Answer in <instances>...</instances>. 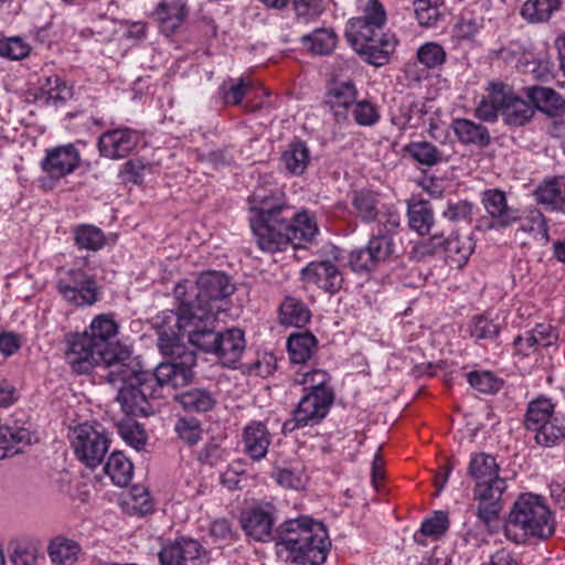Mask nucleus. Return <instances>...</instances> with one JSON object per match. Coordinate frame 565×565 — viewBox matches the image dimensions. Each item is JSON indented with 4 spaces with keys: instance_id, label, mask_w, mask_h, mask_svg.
<instances>
[{
    "instance_id": "c756f323",
    "label": "nucleus",
    "mask_w": 565,
    "mask_h": 565,
    "mask_svg": "<svg viewBox=\"0 0 565 565\" xmlns=\"http://www.w3.org/2000/svg\"><path fill=\"white\" fill-rule=\"evenodd\" d=\"M358 89L351 81L335 82L328 90L329 104L339 119L347 117V110L358 100Z\"/></svg>"
},
{
    "instance_id": "0eeeda50",
    "label": "nucleus",
    "mask_w": 565,
    "mask_h": 565,
    "mask_svg": "<svg viewBox=\"0 0 565 565\" xmlns=\"http://www.w3.org/2000/svg\"><path fill=\"white\" fill-rule=\"evenodd\" d=\"M486 92L487 95L476 108V116L480 120L494 122L500 114L505 125L521 127L532 119L534 115L532 105L518 96L510 85L490 82Z\"/></svg>"
},
{
    "instance_id": "0e129e2a",
    "label": "nucleus",
    "mask_w": 565,
    "mask_h": 565,
    "mask_svg": "<svg viewBox=\"0 0 565 565\" xmlns=\"http://www.w3.org/2000/svg\"><path fill=\"white\" fill-rule=\"evenodd\" d=\"M349 265L355 273H369L379 266L366 246L350 253Z\"/></svg>"
},
{
    "instance_id": "a18cd8bd",
    "label": "nucleus",
    "mask_w": 565,
    "mask_h": 565,
    "mask_svg": "<svg viewBox=\"0 0 565 565\" xmlns=\"http://www.w3.org/2000/svg\"><path fill=\"white\" fill-rule=\"evenodd\" d=\"M294 382L302 385L306 393L320 394L322 391L328 394H333L332 388L329 386L330 375L323 370H311L303 373H297Z\"/></svg>"
},
{
    "instance_id": "37998d69",
    "label": "nucleus",
    "mask_w": 565,
    "mask_h": 565,
    "mask_svg": "<svg viewBox=\"0 0 565 565\" xmlns=\"http://www.w3.org/2000/svg\"><path fill=\"white\" fill-rule=\"evenodd\" d=\"M47 552L53 563L66 565L76 559L81 552V546L74 540L57 536L49 544Z\"/></svg>"
},
{
    "instance_id": "6ab92c4d",
    "label": "nucleus",
    "mask_w": 565,
    "mask_h": 565,
    "mask_svg": "<svg viewBox=\"0 0 565 565\" xmlns=\"http://www.w3.org/2000/svg\"><path fill=\"white\" fill-rule=\"evenodd\" d=\"M205 550L199 541L181 536L166 544L159 552L161 565H198L205 557Z\"/></svg>"
},
{
    "instance_id": "de8ad7c7",
    "label": "nucleus",
    "mask_w": 565,
    "mask_h": 565,
    "mask_svg": "<svg viewBox=\"0 0 565 565\" xmlns=\"http://www.w3.org/2000/svg\"><path fill=\"white\" fill-rule=\"evenodd\" d=\"M501 331V324L486 315L475 316L469 323L470 337L476 340H495Z\"/></svg>"
},
{
    "instance_id": "1a4fd4ad",
    "label": "nucleus",
    "mask_w": 565,
    "mask_h": 565,
    "mask_svg": "<svg viewBox=\"0 0 565 565\" xmlns=\"http://www.w3.org/2000/svg\"><path fill=\"white\" fill-rule=\"evenodd\" d=\"M71 445L77 459L94 469L103 462L110 438L100 426L81 424L73 430Z\"/></svg>"
},
{
    "instance_id": "72a5a7b5",
    "label": "nucleus",
    "mask_w": 565,
    "mask_h": 565,
    "mask_svg": "<svg viewBox=\"0 0 565 565\" xmlns=\"http://www.w3.org/2000/svg\"><path fill=\"white\" fill-rule=\"evenodd\" d=\"M409 227L420 235L429 233L434 224V213L428 201L411 200L407 204Z\"/></svg>"
},
{
    "instance_id": "20e7f679",
    "label": "nucleus",
    "mask_w": 565,
    "mask_h": 565,
    "mask_svg": "<svg viewBox=\"0 0 565 565\" xmlns=\"http://www.w3.org/2000/svg\"><path fill=\"white\" fill-rule=\"evenodd\" d=\"M556 520L546 500L531 492L522 493L512 504L503 525L508 541L524 545L554 535Z\"/></svg>"
},
{
    "instance_id": "69168bd1",
    "label": "nucleus",
    "mask_w": 565,
    "mask_h": 565,
    "mask_svg": "<svg viewBox=\"0 0 565 565\" xmlns=\"http://www.w3.org/2000/svg\"><path fill=\"white\" fill-rule=\"evenodd\" d=\"M537 348H548L558 340V332L550 324L540 323L529 331Z\"/></svg>"
},
{
    "instance_id": "680f3d73",
    "label": "nucleus",
    "mask_w": 565,
    "mask_h": 565,
    "mask_svg": "<svg viewBox=\"0 0 565 565\" xmlns=\"http://www.w3.org/2000/svg\"><path fill=\"white\" fill-rule=\"evenodd\" d=\"M483 26V18L473 12L466 11L460 15L456 24L457 34L460 38L469 39Z\"/></svg>"
},
{
    "instance_id": "412c9836",
    "label": "nucleus",
    "mask_w": 565,
    "mask_h": 565,
    "mask_svg": "<svg viewBox=\"0 0 565 565\" xmlns=\"http://www.w3.org/2000/svg\"><path fill=\"white\" fill-rule=\"evenodd\" d=\"M81 153L74 145H63L46 151L41 167L51 179H61L73 173L79 166Z\"/></svg>"
},
{
    "instance_id": "9b49d317",
    "label": "nucleus",
    "mask_w": 565,
    "mask_h": 565,
    "mask_svg": "<svg viewBox=\"0 0 565 565\" xmlns=\"http://www.w3.org/2000/svg\"><path fill=\"white\" fill-rule=\"evenodd\" d=\"M333 399V394L323 391L320 394L306 393L300 398L292 417L284 423V433H292L298 428L318 425L328 415Z\"/></svg>"
},
{
    "instance_id": "8fccbe9b",
    "label": "nucleus",
    "mask_w": 565,
    "mask_h": 565,
    "mask_svg": "<svg viewBox=\"0 0 565 565\" xmlns=\"http://www.w3.org/2000/svg\"><path fill=\"white\" fill-rule=\"evenodd\" d=\"M153 17L164 31L173 32L181 24L184 13L182 7L175 2H161L153 11Z\"/></svg>"
},
{
    "instance_id": "052dcab7",
    "label": "nucleus",
    "mask_w": 565,
    "mask_h": 565,
    "mask_svg": "<svg viewBox=\"0 0 565 565\" xmlns=\"http://www.w3.org/2000/svg\"><path fill=\"white\" fill-rule=\"evenodd\" d=\"M472 203L461 200V201H449L443 211V216L450 222H470L472 218Z\"/></svg>"
},
{
    "instance_id": "e433bc0d",
    "label": "nucleus",
    "mask_w": 565,
    "mask_h": 565,
    "mask_svg": "<svg viewBox=\"0 0 565 565\" xmlns=\"http://www.w3.org/2000/svg\"><path fill=\"white\" fill-rule=\"evenodd\" d=\"M535 431V440L544 447H552L565 438V415L556 413L545 420Z\"/></svg>"
},
{
    "instance_id": "c03bdc74",
    "label": "nucleus",
    "mask_w": 565,
    "mask_h": 565,
    "mask_svg": "<svg viewBox=\"0 0 565 565\" xmlns=\"http://www.w3.org/2000/svg\"><path fill=\"white\" fill-rule=\"evenodd\" d=\"M449 527L448 515L443 511H436L429 519L423 521L420 529L414 534L418 544H425V537L439 539Z\"/></svg>"
},
{
    "instance_id": "a19ab883",
    "label": "nucleus",
    "mask_w": 565,
    "mask_h": 565,
    "mask_svg": "<svg viewBox=\"0 0 565 565\" xmlns=\"http://www.w3.org/2000/svg\"><path fill=\"white\" fill-rule=\"evenodd\" d=\"M271 478L281 487L300 490L306 487L307 476L300 463L275 467Z\"/></svg>"
},
{
    "instance_id": "39448f33",
    "label": "nucleus",
    "mask_w": 565,
    "mask_h": 565,
    "mask_svg": "<svg viewBox=\"0 0 565 565\" xmlns=\"http://www.w3.org/2000/svg\"><path fill=\"white\" fill-rule=\"evenodd\" d=\"M386 12L379 0H369L362 17L351 19L345 36L353 50L369 64L382 66L395 46V40L382 32Z\"/></svg>"
},
{
    "instance_id": "4d7b16f0",
    "label": "nucleus",
    "mask_w": 565,
    "mask_h": 565,
    "mask_svg": "<svg viewBox=\"0 0 565 565\" xmlns=\"http://www.w3.org/2000/svg\"><path fill=\"white\" fill-rule=\"evenodd\" d=\"M417 60L427 68H435L444 64L446 52L444 47L435 42H427L417 50Z\"/></svg>"
},
{
    "instance_id": "9d476101",
    "label": "nucleus",
    "mask_w": 565,
    "mask_h": 565,
    "mask_svg": "<svg viewBox=\"0 0 565 565\" xmlns=\"http://www.w3.org/2000/svg\"><path fill=\"white\" fill-rule=\"evenodd\" d=\"M56 288L63 299L75 307L92 306L98 300L95 277L81 268L60 271Z\"/></svg>"
},
{
    "instance_id": "f257e3e1",
    "label": "nucleus",
    "mask_w": 565,
    "mask_h": 565,
    "mask_svg": "<svg viewBox=\"0 0 565 565\" xmlns=\"http://www.w3.org/2000/svg\"><path fill=\"white\" fill-rule=\"evenodd\" d=\"M157 347L160 353L169 361L161 362L153 372L143 370L138 358L132 356L130 349H118L120 363L113 364L107 370L105 377L109 383L120 382L117 399L127 415L149 416L153 413L152 401L162 397L164 386L181 387L191 383L194 379L196 353L185 344H175L168 341L170 350L161 348L163 334L157 333Z\"/></svg>"
},
{
    "instance_id": "dca6fc26",
    "label": "nucleus",
    "mask_w": 565,
    "mask_h": 565,
    "mask_svg": "<svg viewBox=\"0 0 565 565\" xmlns=\"http://www.w3.org/2000/svg\"><path fill=\"white\" fill-rule=\"evenodd\" d=\"M140 135L129 127H119L103 132L97 141L102 157L119 160L127 157L139 143Z\"/></svg>"
},
{
    "instance_id": "c9c22d12",
    "label": "nucleus",
    "mask_w": 565,
    "mask_h": 565,
    "mask_svg": "<svg viewBox=\"0 0 565 565\" xmlns=\"http://www.w3.org/2000/svg\"><path fill=\"white\" fill-rule=\"evenodd\" d=\"M287 349L294 363L309 361L317 349V339L310 332L295 333L288 338Z\"/></svg>"
},
{
    "instance_id": "f3484780",
    "label": "nucleus",
    "mask_w": 565,
    "mask_h": 565,
    "mask_svg": "<svg viewBox=\"0 0 565 565\" xmlns=\"http://www.w3.org/2000/svg\"><path fill=\"white\" fill-rule=\"evenodd\" d=\"M301 280L306 285L316 286L334 295L344 282L343 273L332 260L311 262L300 270Z\"/></svg>"
},
{
    "instance_id": "bf43d9fd",
    "label": "nucleus",
    "mask_w": 565,
    "mask_h": 565,
    "mask_svg": "<svg viewBox=\"0 0 565 565\" xmlns=\"http://www.w3.org/2000/svg\"><path fill=\"white\" fill-rule=\"evenodd\" d=\"M297 22L307 24L315 21L323 12L321 0H294Z\"/></svg>"
},
{
    "instance_id": "a211bd4d",
    "label": "nucleus",
    "mask_w": 565,
    "mask_h": 565,
    "mask_svg": "<svg viewBox=\"0 0 565 565\" xmlns=\"http://www.w3.org/2000/svg\"><path fill=\"white\" fill-rule=\"evenodd\" d=\"M475 246L470 235L456 233L448 238H444L443 235H433L427 242L423 243L422 248L425 254L443 250L454 264L460 267L468 262Z\"/></svg>"
},
{
    "instance_id": "4be33fe9",
    "label": "nucleus",
    "mask_w": 565,
    "mask_h": 565,
    "mask_svg": "<svg viewBox=\"0 0 565 565\" xmlns=\"http://www.w3.org/2000/svg\"><path fill=\"white\" fill-rule=\"evenodd\" d=\"M481 203L491 218L489 228H507L520 218L519 211L508 205L505 193L499 189L482 192Z\"/></svg>"
},
{
    "instance_id": "5fc2aeb1",
    "label": "nucleus",
    "mask_w": 565,
    "mask_h": 565,
    "mask_svg": "<svg viewBox=\"0 0 565 565\" xmlns=\"http://www.w3.org/2000/svg\"><path fill=\"white\" fill-rule=\"evenodd\" d=\"M467 380L473 388L484 394H493L501 388V381L489 371L469 372Z\"/></svg>"
},
{
    "instance_id": "393cba45",
    "label": "nucleus",
    "mask_w": 565,
    "mask_h": 565,
    "mask_svg": "<svg viewBox=\"0 0 565 565\" xmlns=\"http://www.w3.org/2000/svg\"><path fill=\"white\" fill-rule=\"evenodd\" d=\"M317 523V521L305 515L282 522L278 529L277 546L279 553L286 552L287 555L292 551H301L299 544L303 541L305 531H311L312 525Z\"/></svg>"
},
{
    "instance_id": "ea45409f",
    "label": "nucleus",
    "mask_w": 565,
    "mask_h": 565,
    "mask_svg": "<svg viewBox=\"0 0 565 565\" xmlns=\"http://www.w3.org/2000/svg\"><path fill=\"white\" fill-rule=\"evenodd\" d=\"M74 243L79 249L97 252L105 246L104 232L92 224H79L73 228Z\"/></svg>"
},
{
    "instance_id": "2eb2a0df",
    "label": "nucleus",
    "mask_w": 565,
    "mask_h": 565,
    "mask_svg": "<svg viewBox=\"0 0 565 565\" xmlns=\"http://www.w3.org/2000/svg\"><path fill=\"white\" fill-rule=\"evenodd\" d=\"M319 228L313 215L307 211L295 212L292 216L284 222L274 234L285 236L286 242H282L276 252L284 250L288 245L300 247L305 243H310L318 235Z\"/></svg>"
},
{
    "instance_id": "49530a36",
    "label": "nucleus",
    "mask_w": 565,
    "mask_h": 565,
    "mask_svg": "<svg viewBox=\"0 0 565 565\" xmlns=\"http://www.w3.org/2000/svg\"><path fill=\"white\" fill-rule=\"evenodd\" d=\"M556 413L554 412V405L548 398H537L532 401L525 414V427L529 430L537 429L545 420H548L550 417L554 416Z\"/></svg>"
},
{
    "instance_id": "6e6552de",
    "label": "nucleus",
    "mask_w": 565,
    "mask_h": 565,
    "mask_svg": "<svg viewBox=\"0 0 565 565\" xmlns=\"http://www.w3.org/2000/svg\"><path fill=\"white\" fill-rule=\"evenodd\" d=\"M213 327L214 323L204 322L182 329L180 341L188 335L192 345L214 354L223 366L236 367L246 348L244 332L237 328L215 332Z\"/></svg>"
},
{
    "instance_id": "473e14b6",
    "label": "nucleus",
    "mask_w": 565,
    "mask_h": 565,
    "mask_svg": "<svg viewBox=\"0 0 565 565\" xmlns=\"http://www.w3.org/2000/svg\"><path fill=\"white\" fill-rule=\"evenodd\" d=\"M311 317L309 308L302 300L286 296L279 307V319L285 326L303 327Z\"/></svg>"
},
{
    "instance_id": "5701e85b",
    "label": "nucleus",
    "mask_w": 565,
    "mask_h": 565,
    "mask_svg": "<svg viewBox=\"0 0 565 565\" xmlns=\"http://www.w3.org/2000/svg\"><path fill=\"white\" fill-rule=\"evenodd\" d=\"M274 522L271 510L264 507L245 509L239 515V523L245 535L257 542L271 540Z\"/></svg>"
},
{
    "instance_id": "58836bf2",
    "label": "nucleus",
    "mask_w": 565,
    "mask_h": 565,
    "mask_svg": "<svg viewBox=\"0 0 565 565\" xmlns=\"http://www.w3.org/2000/svg\"><path fill=\"white\" fill-rule=\"evenodd\" d=\"M104 469L118 487L127 486L132 478L134 466L121 451L111 452Z\"/></svg>"
},
{
    "instance_id": "f704fd0d",
    "label": "nucleus",
    "mask_w": 565,
    "mask_h": 565,
    "mask_svg": "<svg viewBox=\"0 0 565 565\" xmlns=\"http://www.w3.org/2000/svg\"><path fill=\"white\" fill-rule=\"evenodd\" d=\"M467 472L475 482H479L499 477L500 467L492 455L476 452L470 457Z\"/></svg>"
},
{
    "instance_id": "a878e982",
    "label": "nucleus",
    "mask_w": 565,
    "mask_h": 565,
    "mask_svg": "<svg viewBox=\"0 0 565 565\" xmlns=\"http://www.w3.org/2000/svg\"><path fill=\"white\" fill-rule=\"evenodd\" d=\"M379 195L369 190L358 191L353 194L352 204L363 222L379 225L380 216L385 214H398L391 206H379Z\"/></svg>"
},
{
    "instance_id": "4c0bfd02",
    "label": "nucleus",
    "mask_w": 565,
    "mask_h": 565,
    "mask_svg": "<svg viewBox=\"0 0 565 565\" xmlns=\"http://www.w3.org/2000/svg\"><path fill=\"white\" fill-rule=\"evenodd\" d=\"M301 43L319 55L330 54L338 43V35L332 29L320 28L301 36Z\"/></svg>"
},
{
    "instance_id": "6e6d98bb",
    "label": "nucleus",
    "mask_w": 565,
    "mask_h": 565,
    "mask_svg": "<svg viewBox=\"0 0 565 565\" xmlns=\"http://www.w3.org/2000/svg\"><path fill=\"white\" fill-rule=\"evenodd\" d=\"M174 430L179 438L190 446L198 444L203 434L200 422L194 417L179 418Z\"/></svg>"
},
{
    "instance_id": "13d9d810",
    "label": "nucleus",
    "mask_w": 565,
    "mask_h": 565,
    "mask_svg": "<svg viewBox=\"0 0 565 565\" xmlns=\"http://www.w3.org/2000/svg\"><path fill=\"white\" fill-rule=\"evenodd\" d=\"M30 53V45L19 36L0 40V56L18 61L26 57Z\"/></svg>"
},
{
    "instance_id": "774afa93",
    "label": "nucleus",
    "mask_w": 565,
    "mask_h": 565,
    "mask_svg": "<svg viewBox=\"0 0 565 565\" xmlns=\"http://www.w3.org/2000/svg\"><path fill=\"white\" fill-rule=\"evenodd\" d=\"M120 435L136 450H140L146 444V433L138 424L120 427Z\"/></svg>"
},
{
    "instance_id": "e2e57ef3",
    "label": "nucleus",
    "mask_w": 565,
    "mask_h": 565,
    "mask_svg": "<svg viewBox=\"0 0 565 565\" xmlns=\"http://www.w3.org/2000/svg\"><path fill=\"white\" fill-rule=\"evenodd\" d=\"M534 195L539 203L558 210V178L541 183L534 191Z\"/></svg>"
},
{
    "instance_id": "c85d7f7f",
    "label": "nucleus",
    "mask_w": 565,
    "mask_h": 565,
    "mask_svg": "<svg viewBox=\"0 0 565 565\" xmlns=\"http://www.w3.org/2000/svg\"><path fill=\"white\" fill-rule=\"evenodd\" d=\"M451 128L457 139L462 145L487 147L491 142V137L488 128L470 119H454L451 122Z\"/></svg>"
},
{
    "instance_id": "aec40b11",
    "label": "nucleus",
    "mask_w": 565,
    "mask_h": 565,
    "mask_svg": "<svg viewBox=\"0 0 565 565\" xmlns=\"http://www.w3.org/2000/svg\"><path fill=\"white\" fill-rule=\"evenodd\" d=\"M38 441V436L30 422L0 423V460L21 452L24 447Z\"/></svg>"
},
{
    "instance_id": "b1692460",
    "label": "nucleus",
    "mask_w": 565,
    "mask_h": 565,
    "mask_svg": "<svg viewBox=\"0 0 565 565\" xmlns=\"http://www.w3.org/2000/svg\"><path fill=\"white\" fill-rule=\"evenodd\" d=\"M244 452L254 461L266 457L271 444V434L266 422L253 420L248 423L242 433Z\"/></svg>"
},
{
    "instance_id": "338daca9",
    "label": "nucleus",
    "mask_w": 565,
    "mask_h": 565,
    "mask_svg": "<svg viewBox=\"0 0 565 565\" xmlns=\"http://www.w3.org/2000/svg\"><path fill=\"white\" fill-rule=\"evenodd\" d=\"M239 462H234L221 475V482L228 490H239L243 488V481H246V475L241 468Z\"/></svg>"
},
{
    "instance_id": "7ed1b4c3",
    "label": "nucleus",
    "mask_w": 565,
    "mask_h": 565,
    "mask_svg": "<svg viewBox=\"0 0 565 565\" xmlns=\"http://www.w3.org/2000/svg\"><path fill=\"white\" fill-rule=\"evenodd\" d=\"M117 332L118 324L110 316H97L87 330L68 340L65 352L66 362L77 374H87L95 366L107 371L113 367V364L120 363L118 349L129 348L119 343H109Z\"/></svg>"
},
{
    "instance_id": "423d86ee",
    "label": "nucleus",
    "mask_w": 565,
    "mask_h": 565,
    "mask_svg": "<svg viewBox=\"0 0 565 565\" xmlns=\"http://www.w3.org/2000/svg\"><path fill=\"white\" fill-rule=\"evenodd\" d=\"M249 210L253 213L250 226L257 245L264 252L276 253L286 238L274 233L292 216V207L286 203L280 191L258 188L249 198Z\"/></svg>"
},
{
    "instance_id": "79ce46f5",
    "label": "nucleus",
    "mask_w": 565,
    "mask_h": 565,
    "mask_svg": "<svg viewBox=\"0 0 565 565\" xmlns=\"http://www.w3.org/2000/svg\"><path fill=\"white\" fill-rule=\"evenodd\" d=\"M405 150L415 161L428 167L449 160V158L444 156L443 151L428 141L411 142L406 146Z\"/></svg>"
},
{
    "instance_id": "603ef678",
    "label": "nucleus",
    "mask_w": 565,
    "mask_h": 565,
    "mask_svg": "<svg viewBox=\"0 0 565 565\" xmlns=\"http://www.w3.org/2000/svg\"><path fill=\"white\" fill-rule=\"evenodd\" d=\"M252 89V85L244 79H232L225 81L220 86V93L226 105H238L243 98Z\"/></svg>"
},
{
    "instance_id": "f03ea898",
    "label": "nucleus",
    "mask_w": 565,
    "mask_h": 565,
    "mask_svg": "<svg viewBox=\"0 0 565 565\" xmlns=\"http://www.w3.org/2000/svg\"><path fill=\"white\" fill-rule=\"evenodd\" d=\"M234 292L230 278L220 271L201 274L194 284L185 280L174 287L178 302L175 310L160 311L152 326L157 333L163 334L161 348L168 351L173 348L168 341L184 344L180 341V330L200 323H214L218 303Z\"/></svg>"
},
{
    "instance_id": "f8f14e48",
    "label": "nucleus",
    "mask_w": 565,
    "mask_h": 565,
    "mask_svg": "<svg viewBox=\"0 0 565 565\" xmlns=\"http://www.w3.org/2000/svg\"><path fill=\"white\" fill-rule=\"evenodd\" d=\"M303 534V541L299 544L301 551L287 554L286 561L301 565H322L331 546L327 529L318 522L312 525L311 531H305Z\"/></svg>"
},
{
    "instance_id": "bb28decb",
    "label": "nucleus",
    "mask_w": 565,
    "mask_h": 565,
    "mask_svg": "<svg viewBox=\"0 0 565 565\" xmlns=\"http://www.w3.org/2000/svg\"><path fill=\"white\" fill-rule=\"evenodd\" d=\"M533 109L551 117L559 116L565 108L563 97L552 88L543 86H531L524 89Z\"/></svg>"
},
{
    "instance_id": "3c124183",
    "label": "nucleus",
    "mask_w": 565,
    "mask_h": 565,
    "mask_svg": "<svg viewBox=\"0 0 565 565\" xmlns=\"http://www.w3.org/2000/svg\"><path fill=\"white\" fill-rule=\"evenodd\" d=\"M520 221V230L530 233L534 238L541 241H548V226L543 213L539 210H530L524 217Z\"/></svg>"
},
{
    "instance_id": "09e8293b",
    "label": "nucleus",
    "mask_w": 565,
    "mask_h": 565,
    "mask_svg": "<svg viewBox=\"0 0 565 565\" xmlns=\"http://www.w3.org/2000/svg\"><path fill=\"white\" fill-rule=\"evenodd\" d=\"M351 116L360 127H373L381 119L380 108L371 99L356 100L351 108Z\"/></svg>"
},
{
    "instance_id": "7c9ffc66",
    "label": "nucleus",
    "mask_w": 565,
    "mask_h": 565,
    "mask_svg": "<svg viewBox=\"0 0 565 565\" xmlns=\"http://www.w3.org/2000/svg\"><path fill=\"white\" fill-rule=\"evenodd\" d=\"M311 160L310 150L305 141L295 140L281 154V163L292 175H301Z\"/></svg>"
},
{
    "instance_id": "ddd939ff",
    "label": "nucleus",
    "mask_w": 565,
    "mask_h": 565,
    "mask_svg": "<svg viewBox=\"0 0 565 565\" xmlns=\"http://www.w3.org/2000/svg\"><path fill=\"white\" fill-rule=\"evenodd\" d=\"M507 489L505 479L499 477L491 480L475 482L473 498L478 502L477 516L489 524L495 520L501 511V498Z\"/></svg>"
},
{
    "instance_id": "864d4df0",
    "label": "nucleus",
    "mask_w": 565,
    "mask_h": 565,
    "mask_svg": "<svg viewBox=\"0 0 565 565\" xmlns=\"http://www.w3.org/2000/svg\"><path fill=\"white\" fill-rule=\"evenodd\" d=\"M414 11L422 26H434L440 18L439 0H415Z\"/></svg>"
},
{
    "instance_id": "2f4dec72",
    "label": "nucleus",
    "mask_w": 565,
    "mask_h": 565,
    "mask_svg": "<svg viewBox=\"0 0 565 565\" xmlns=\"http://www.w3.org/2000/svg\"><path fill=\"white\" fill-rule=\"evenodd\" d=\"M562 3V0H526L520 13L529 23H544L561 10Z\"/></svg>"
},
{
    "instance_id": "4468645a",
    "label": "nucleus",
    "mask_w": 565,
    "mask_h": 565,
    "mask_svg": "<svg viewBox=\"0 0 565 565\" xmlns=\"http://www.w3.org/2000/svg\"><path fill=\"white\" fill-rule=\"evenodd\" d=\"M401 224L399 214L380 216L379 225L371 226V238L366 245L377 265L390 259L394 253L393 235Z\"/></svg>"
},
{
    "instance_id": "cd10ccee",
    "label": "nucleus",
    "mask_w": 565,
    "mask_h": 565,
    "mask_svg": "<svg viewBox=\"0 0 565 565\" xmlns=\"http://www.w3.org/2000/svg\"><path fill=\"white\" fill-rule=\"evenodd\" d=\"M174 401L185 412L206 413L215 407L217 397L210 388L191 387L177 394Z\"/></svg>"
}]
</instances>
